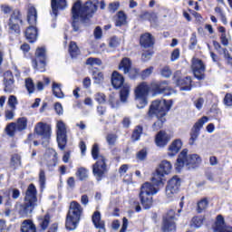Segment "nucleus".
<instances>
[{
    "label": "nucleus",
    "instance_id": "nucleus-1",
    "mask_svg": "<svg viewBox=\"0 0 232 232\" xmlns=\"http://www.w3.org/2000/svg\"><path fill=\"white\" fill-rule=\"evenodd\" d=\"M150 90L154 92V95H171L173 93V89L168 85V81L154 82L150 86L146 82H141L135 89L136 106L140 110L148 106Z\"/></svg>",
    "mask_w": 232,
    "mask_h": 232
},
{
    "label": "nucleus",
    "instance_id": "nucleus-2",
    "mask_svg": "<svg viewBox=\"0 0 232 232\" xmlns=\"http://www.w3.org/2000/svg\"><path fill=\"white\" fill-rule=\"evenodd\" d=\"M99 0L87 1L83 5L80 0L76 1L72 5V28L74 32L79 30L78 23H84L86 19H90L92 14L97 12Z\"/></svg>",
    "mask_w": 232,
    "mask_h": 232
},
{
    "label": "nucleus",
    "instance_id": "nucleus-3",
    "mask_svg": "<svg viewBox=\"0 0 232 232\" xmlns=\"http://www.w3.org/2000/svg\"><path fill=\"white\" fill-rule=\"evenodd\" d=\"M173 106V101L171 100H155L151 102L149 109V116L156 115L158 121L153 124L152 128L154 131H157L162 128V124L166 122V115Z\"/></svg>",
    "mask_w": 232,
    "mask_h": 232
},
{
    "label": "nucleus",
    "instance_id": "nucleus-4",
    "mask_svg": "<svg viewBox=\"0 0 232 232\" xmlns=\"http://www.w3.org/2000/svg\"><path fill=\"white\" fill-rule=\"evenodd\" d=\"M153 184L150 182H145L140 187V191L139 194L140 204L144 208V209H150L151 206H153V195H157L159 193V188H157V185L152 181Z\"/></svg>",
    "mask_w": 232,
    "mask_h": 232
},
{
    "label": "nucleus",
    "instance_id": "nucleus-5",
    "mask_svg": "<svg viewBox=\"0 0 232 232\" xmlns=\"http://www.w3.org/2000/svg\"><path fill=\"white\" fill-rule=\"evenodd\" d=\"M202 162V159L198 154H188V150H183L177 160L176 169L180 171L184 166H187L188 169H193Z\"/></svg>",
    "mask_w": 232,
    "mask_h": 232
},
{
    "label": "nucleus",
    "instance_id": "nucleus-6",
    "mask_svg": "<svg viewBox=\"0 0 232 232\" xmlns=\"http://www.w3.org/2000/svg\"><path fill=\"white\" fill-rule=\"evenodd\" d=\"M92 155L96 163L92 165V173L97 180H101L108 171L106 165V158L102 155H99V146L94 144L92 149Z\"/></svg>",
    "mask_w": 232,
    "mask_h": 232
},
{
    "label": "nucleus",
    "instance_id": "nucleus-7",
    "mask_svg": "<svg viewBox=\"0 0 232 232\" xmlns=\"http://www.w3.org/2000/svg\"><path fill=\"white\" fill-rule=\"evenodd\" d=\"M35 206H37V188H35V185L30 184L25 192L24 204L20 208V215L27 217L34 211Z\"/></svg>",
    "mask_w": 232,
    "mask_h": 232
},
{
    "label": "nucleus",
    "instance_id": "nucleus-8",
    "mask_svg": "<svg viewBox=\"0 0 232 232\" xmlns=\"http://www.w3.org/2000/svg\"><path fill=\"white\" fill-rule=\"evenodd\" d=\"M82 214V207L77 201L71 202L69 212L67 214L65 227L69 231H73L77 228V224L81 220V215Z\"/></svg>",
    "mask_w": 232,
    "mask_h": 232
},
{
    "label": "nucleus",
    "instance_id": "nucleus-9",
    "mask_svg": "<svg viewBox=\"0 0 232 232\" xmlns=\"http://www.w3.org/2000/svg\"><path fill=\"white\" fill-rule=\"evenodd\" d=\"M171 169H173L171 162L166 160H162L152 177V182L157 186H163L164 183L162 182V179H164L166 175H169V173H171Z\"/></svg>",
    "mask_w": 232,
    "mask_h": 232
},
{
    "label": "nucleus",
    "instance_id": "nucleus-10",
    "mask_svg": "<svg viewBox=\"0 0 232 232\" xmlns=\"http://www.w3.org/2000/svg\"><path fill=\"white\" fill-rule=\"evenodd\" d=\"M33 66L38 72H44L46 67V49L38 48L35 52V59L33 60Z\"/></svg>",
    "mask_w": 232,
    "mask_h": 232
},
{
    "label": "nucleus",
    "instance_id": "nucleus-11",
    "mask_svg": "<svg viewBox=\"0 0 232 232\" xmlns=\"http://www.w3.org/2000/svg\"><path fill=\"white\" fill-rule=\"evenodd\" d=\"M56 135L57 142L60 150H64L66 148V123L63 121H58L56 122Z\"/></svg>",
    "mask_w": 232,
    "mask_h": 232
},
{
    "label": "nucleus",
    "instance_id": "nucleus-12",
    "mask_svg": "<svg viewBox=\"0 0 232 232\" xmlns=\"http://www.w3.org/2000/svg\"><path fill=\"white\" fill-rule=\"evenodd\" d=\"M179 215L175 214V209H169L163 217V231H175L177 226L175 220H177Z\"/></svg>",
    "mask_w": 232,
    "mask_h": 232
},
{
    "label": "nucleus",
    "instance_id": "nucleus-13",
    "mask_svg": "<svg viewBox=\"0 0 232 232\" xmlns=\"http://www.w3.org/2000/svg\"><path fill=\"white\" fill-rule=\"evenodd\" d=\"M180 188V179L175 176L169 182L166 187L165 194L167 198H173Z\"/></svg>",
    "mask_w": 232,
    "mask_h": 232
},
{
    "label": "nucleus",
    "instance_id": "nucleus-14",
    "mask_svg": "<svg viewBox=\"0 0 232 232\" xmlns=\"http://www.w3.org/2000/svg\"><path fill=\"white\" fill-rule=\"evenodd\" d=\"M191 69L194 73V77L198 81L204 79V72H206V65L202 63V60L198 58L192 59Z\"/></svg>",
    "mask_w": 232,
    "mask_h": 232
},
{
    "label": "nucleus",
    "instance_id": "nucleus-15",
    "mask_svg": "<svg viewBox=\"0 0 232 232\" xmlns=\"http://www.w3.org/2000/svg\"><path fill=\"white\" fill-rule=\"evenodd\" d=\"M119 70H121L123 73H129L130 79H135V77L139 75V70L131 69V60L128 57L121 60L119 65Z\"/></svg>",
    "mask_w": 232,
    "mask_h": 232
},
{
    "label": "nucleus",
    "instance_id": "nucleus-16",
    "mask_svg": "<svg viewBox=\"0 0 232 232\" xmlns=\"http://www.w3.org/2000/svg\"><path fill=\"white\" fill-rule=\"evenodd\" d=\"M209 121V118L207 116H203L201 119H199L193 127V132L190 134L189 139V144L190 146H193L195 144V141L197 139H198V135H200V129L203 128V126Z\"/></svg>",
    "mask_w": 232,
    "mask_h": 232
},
{
    "label": "nucleus",
    "instance_id": "nucleus-17",
    "mask_svg": "<svg viewBox=\"0 0 232 232\" xmlns=\"http://www.w3.org/2000/svg\"><path fill=\"white\" fill-rule=\"evenodd\" d=\"M23 23L21 19V12L19 10H14L9 19V30L14 34H20L19 24Z\"/></svg>",
    "mask_w": 232,
    "mask_h": 232
},
{
    "label": "nucleus",
    "instance_id": "nucleus-18",
    "mask_svg": "<svg viewBox=\"0 0 232 232\" xmlns=\"http://www.w3.org/2000/svg\"><path fill=\"white\" fill-rule=\"evenodd\" d=\"M180 71H177L174 73V81L177 83V86H179L181 92H189L191 90V77H186L180 79Z\"/></svg>",
    "mask_w": 232,
    "mask_h": 232
},
{
    "label": "nucleus",
    "instance_id": "nucleus-19",
    "mask_svg": "<svg viewBox=\"0 0 232 232\" xmlns=\"http://www.w3.org/2000/svg\"><path fill=\"white\" fill-rule=\"evenodd\" d=\"M34 133L44 139H50L52 135V126L43 121L38 122L34 127Z\"/></svg>",
    "mask_w": 232,
    "mask_h": 232
},
{
    "label": "nucleus",
    "instance_id": "nucleus-20",
    "mask_svg": "<svg viewBox=\"0 0 232 232\" xmlns=\"http://www.w3.org/2000/svg\"><path fill=\"white\" fill-rule=\"evenodd\" d=\"M45 164L52 171L57 166V152L53 149H48L44 155Z\"/></svg>",
    "mask_w": 232,
    "mask_h": 232
},
{
    "label": "nucleus",
    "instance_id": "nucleus-21",
    "mask_svg": "<svg viewBox=\"0 0 232 232\" xmlns=\"http://www.w3.org/2000/svg\"><path fill=\"white\" fill-rule=\"evenodd\" d=\"M214 232H232V227L226 226L224 217L218 215L213 227Z\"/></svg>",
    "mask_w": 232,
    "mask_h": 232
},
{
    "label": "nucleus",
    "instance_id": "nucleus-22",
    "mask_svg": "<svg viewBox=\"0 0 232 232\" xmlns=\"http://www.w3.org/2000/svg\"><path fill=\"white\" fill-rule=\"evenodd\" d=\"M4 92L6 93H12L14 92V75L10 71L4 73Z\"/></svg>",
    "mask_w": 232,
    "mask_h": 232
},
{
    "label": "nucleus",
    "instance_id": "nucleus-23",
    "mask_svg": "<svg viewBox=\"0 0 232 232\" xmlns=\"http://www.w3.org/2000/svg\"><path fill=\"white\" fill-rule=\"evenodd\" d=\"M169 142V135L166 133L164 130H160L158 132L155 138V143L158 148H165V146H168V143Z\"/></svg>",
    "mask_w": 232,
    "mask_h": 232
},
{
    "label": "nucleus",
    "instance_id": "nucleus-24",
    "mask_svg": "<svg viewBox=\"0 0 232 232\" xmlns=\"http://www.w3.org/2000/svg\"><path fill=\"white\" fill-rule=\"evenodd\" d=\"M140 44L142 48H151L155 44V38L151 34L145 33L140 38Z\"/></svg>",
    "mask_w": 232,
    "mask_h": 232
},
{
    "label": "nucleus",
    "instance_id": "nucleus-25",
    "mask_svg": "<svg viewBox=\"0 0 232 232\" xmlns=\"http://www.w3.org/2000/svg\"><path fill=\"white\" fill-rule=\"evenodd\" d=\"M180 150H182V140L179 139L175 140L169 146L167 155L169 157H175Z\"/></svg>",
    "mask_w": 232,
    "mask_h": 232
},
{
    "label": "nucleus",
    "instance_id": "nucleus-26",
    "mask_svg": "<svg viewBox=\"0 0 232 232\" xmlns=\"http://www.w3.org/2000/svg\"><path fill=\"white\" fill-rule=\"evenodd\" d=\"M92 223L96 229H98V232H106V227L104 225V221L101 219V212L96 211L92 215Z\"/></svg>",
    "mask_w": 232,
    "mask_h": 232
},
{
    "label": "nucleus",
    "instance_id": "nucleus-27",
    "mask_svg": "<svg viewBox=\"0 0 232 232\" xmlns=\"http://www.w3.org/2000/svg\"><path fill=\"white\" fill-rule=\"evenodd\" d=\"M52 14L54 17H57V10H64L66 8V0H51Z\"/></svg>",
    "mask_w": 232,
    "mask_h": 232
},
{
    "label": "nucleus",
    "instance_id": "nucleus-28",
    "mask_svg": "<svg viewBox=\"0 0 232 232\" xmlns=\"http://www.w3.org/2000/svg\"><path fill=\"white\" fill-rule=\"evenodd\" d=\"M111 84L113 88L119 90L124 84V77L118 72H113L111 76Z\"/></svg>",
    "mask_w": 232,
    "mask_h": 232
},
{
    "label": "nucleus",
    "instance_id": "nucleus-29",
    "mask_svg": "<svg viewBox=\"0 0 232 232\" xmlns=\"http://www.w3.org/2000/svg\"><path fill=\"white\" fill-rule=\"evenodd\" d=\"M25 37L29 43H35L37 41V28L34 25L28 27L25 31Z\"/></svg>",
    "mask_w": 232,
    "mask_h": 232
},
{
    "label": "nucleus",
    "instance_id": "nucleus-30",
    "mask_svg": "<svg viewBox=\"0 0 232 232\" xmlns=\"http://www.w3.org/2000/svg\"><path fill=\"white\" fill-rule=\"evenodd\" d=\"M27 21L29 24L34 25L37 23V9L35 7L31 6L27 11Z\"/></svg>",
    "mask_w": 232,
    "mask_h": 232
},
{
    "label": "nucleus",
    "instance_id": "nucleus-31",
    "mask_svg": "<svg viewBox=\"0 0 232 232\" xmlns=\"http://www.w3.org/2000/svg\"><path fill=\"white\" fill-rule=\"evenodd\" d=\"M94 84H102L104 82V73L99 69H94L92 72Z\"/></svg>",
    "mask_w": 232,
    "mask_h": 232
},
{
    "label": "nucleus",
    "instance_id": "nucleus-32",
    "mask_svg": "<svg viewBox=\"0 0 232 232\" xmlns=\"http://www.w3.org/2000/svg\"><path fill=\"white\" fill-rule=\"evenodd\" d=\"M63 85L61 83H57L55 82H53V93L57 99H64V92L61 89Z\"/></svg>",
    "mask_w": 232,
    "mask_h": 232
},
{
    "label": "nucleus",
    "instance_id": "nucleus-33",
    "mask_svg": "<svg viewBox=\"0 0 232 232\" xmlns=\"http://www.w3.org/2000/svg\"><path fill=\"white\" fill-rule=\"evenodd\" d=\"M22 232H35V225L32 220H24L22 224Z\"/></svg>",
    "mask_w": 232,
    "mask_h": 232
},
{
    "label": "nucleus",
    "instance_id": "nucleus-34",
    "mask_svg": "<svg viewBox=\"0 0 232 232\" xmlns=\"http://www.w3.org/2000/svg\"><path fill=\"white\" fill-rule=\"evenodd\" d=\"M17 131H24L28 126V119L22 117L17 120L15 123Z\"/></svg>",
    "mask_w": 232,
    "mask_h": 232
},
{
    "label": "nucleus",
    "instance_id": "nucleus-35",
    "mask_svg": "<svg viewBox=\"0 0 232 232\" xmlns=\"http://www.w3.org/2000/svg\"><path fill=\"white\" fill-rule=\"evenodd\" d=\"M120 97L121 102H126L128 101V97H130V85L124 84L121 90Z\"/></svg>",
    "mask_w": 232,
    "mask_h": 232
},
{
    "label": "nucleus",
    "instance_id": "nucleus-36",
    "mask_svg": "<svg viewBox=\"0 0 232 232\" xmlns=\"http://www.w3.org/2000/svg\"><path fill=\"white\" fill-rule=\"evenodd\" d=\"M69 53L72 57V59H75L79 53H81V51H79V47L77 46V44L75 42H71L69 45Z\"/></svg>",
    "mask_w": 232,
    "mask_h": 232
},
{
    "label": "nucleus",
    "instance_id": "nucleus-37",
    "mask_svg": "<svg viewBox=\"0 0 232 232\" xmlns=\"http://www.w3.org/2000/svg\"><path fill=\"white\" fill-rule=\"evenodd\" d=\"M10 166H11V168H14V169H17V168H20V166H21V156L19 154H14L11 157Z\"/></svg>",
    "mask_w": 232,
    "mask_h": 232
},
{
    "label": "nucleus",
    "instance_id": "nucleus-38",
    "mask_svg": "<svg viewBox=\"0 0 232 232\" xmlns=\"http://www.w3.org/2000/svg\"><path fill=\"white\" fill-rule=\"evenodd\" d=\"M38 182L41 189H44L46 188V172L41 169L38 175Z\"/></svg>",
    "mask_w": 232,
    "mask_h": 232
},
{
    "label": "nucleus",
    "instance_id": "nucleus-39",
    "mask_svg": "<svg viewBox=\"0 0 232 232\" xmlns=\"http://www.w3.org/2000/svg\"><path fill=\"white\" fill-rule=\"evenodd\" d=\"M203 224H204V218L199 217H194L190 222L191 227H194L195 229H198V227H202Z\"/></svg>",
    "mask_w": 232,
    "mask_h": 232
},
{
    "label": "nucleus",
    "instance_id": "nucleus-40",
    "mask_svg": "<svg viewBox=\"0 0 232 232\" xmlns=\"http://www.w3.org/2000/svg\"><path fill=\"white\" fill-rule=\"evenodd\" d=\"M40 227L44 231L50 224V215H45L44 218L38 219Z\"/></svg>",
    "mask_w": 232,
    "mask_h": 232
},
{
    "label": "nucleus",
    "instance_id": "nucleus-41",
    "mask_svg": "<svg viewBox=\"0 0 232 232\" xmlns=\"http://www.w3.org/2000/svg\"><path fill=\"white\" fill-rule=\"evenodd\" d=\"M76 177L79 179V180H86V178L88 177V169L81 167L76 171Z\"/></svg>",
    "mask_w": 232,
    "mask_h": 232
},
{
    "label": "nucleus",
    "instance_id": "nucleus-42",
    "mask_svg": "<svg viewBox=\"0 0 232 232\" xmlns=\"http://www.w3.org/2000/svg\"><path fill=\"white\" fill-rule=\"evenodd\" d=\"M122 24H126V14L120 11L117 14L116 26H122Z\"/></svg>",
    "mask_w": 232,
    "mask_h": 232
},
{
    "label": "nucleus",
    "instance_id": "nucleus-43",
    "mask_svg": "<svg viewBox=\"0 0 232 232\" xmlns=\"http://www.w3.org/2000/svg\"><path fill=\"white\" fill-rule=\"evenodd\" d=\"M5 131L7 135H9V137H14V135H15V132L17 131V126L14 122H12L7 125V127L5 128Z\"/></svg>",
    "mask_w": 232,
    "mask_h": 232
},
{
    "label": "nucleus",
    "instance_id": "nucleus-44",
    "mask_svg": "<svg viewBox=\"0 0 232 232\" xmlns=\"http://www.w3.org/2000/svg\"><path fill=\"white\" fill-rule=\"evenodd\" d=\"M209 202L208 201V199L203 198L201 199L198 203V213H202V211H204L205 209H208V206Z\"/></svg>",
    "mask_w": 232,
    "mask_h": 232
},
{
    "label": "nucleus",
    "instance_id": "nucleus-45",
    "mask_svg": "<svg viewBox=\"0 0 232 232\" xmlns=\"http://www.w3.org/2000/svg\"><path fill=\"white\" fill-rule=\"evenodd\" d=\"M86 64L88 66H101V64H102V61L99 58L90 57L87 59Z\"/></svg>",
    "mask_w": 232,
    "mask_h": 232
},
{
    "label": "nucleus",
    "instance_id": "nucleus-46",
    "mask_svg": "<svg viewBox=\"0 0 232 232\" xmlns=\"http://www.w3.org/2000/svg\"><path fill=\"white\" fill-rule=\"evenodd\" d=\"M140 135H142V127L137 126L132 133V140H140Z\"/></svg>",
    "mask_w": 232,
    "mask_h": 232
},
{
    "label": "nucleus",
    "instance_id": "nucleus-47",
    "mask_svg": "<svg viewBox=\"0 0 232 232\" xmlns=\"http://www.w3.org/2000/svg\"><path fill=\"white\" fill-rule=\"evenodd\" d=\"M25 87L29 93H34V90H35V86L34 85V81H32V79L27 78L25 80Z\"/></svg>",
    "mask_w": 232,
    "mask_h": 232
},
{
    "label": "nucleus",
    "instance_id": "nucleus-48",
    "mask_svg": "<svg viewBox=\"0 0 232 232\" xmlns=\"http://www.w3.org/2000/svg\"><path fill=\"white\" fill-rule=\"evenodd\" d=\"M94 99L99 104H104L106 102V95L102 92H98L94 95Z\"/></svg>",
    "mask_w": 232,
    "mask_h": 232
},
{
    "label": "nucleus",
    "instance_id": "nucleus-49",
    "mask_svg": "<svg viewBox=\"0 0 232 232\" xmlns=\"http://www.w3.org/2000/svg\"><path fill=\"white\" fill-rule=\"evenodd\" d=\"M223 103L227 108H231V106H232V94L231 93H227L225 95V98L223 100Z\"/></svg>",
    "mask_w": 232,
    "mask_h": 232
},
{
    "label": "nucleus",
    "instance_id": "nucleus-50",
    "mask_svg": "<svg viewBox=\"0 0 232 232\" xmlns=\"http://www.w3.org/2000/svg\"><path fill=\"white\" fill-rule=\"evenodd\" d=\"M106 140H107L109 146H115V142H117V135L109 134L106 137Z\"/></svg>",
    "mask_w": 232,
    "mask_h": 232
},
{
    "label": "nucleus",
    "instance_id": "nucleus-51",
    "mask_svg": "<svg viewBox=\"0 0 232 232\" xmlns=\"http://www.w3.org/2000/svg\"><path fill=\"white\" fill-rule=\"evenodd\" d=\"M109 104L111 106V108H117L119 106V101L116 100L115 94H111L109 96Z\"/></svg>",
    "mask_w": 232,
    "mask_h": 232
},
{
    "label": "nucleus",
    "instance_id": "nucleus-52",
    "mask_svg": "<svg viewBox=\"0 0 232 232\" xmlns=\"http://www.w3.org/2000/svg\"><path fill=\"white\" fill-rule=\"evenodd\" d=\"M119 44H121V39H119L116 36L111 38V41L109 43V46L111 48H117V46H119Z\"/></svg>",
    "mask_w": 232,
    "mask_h": 232
},
{
    "label": "nucleus",
    "instance_id": "nucleus-53",
    "mask_svg": "<svg viewBox=\"0 0 232 232\" xmlns=\"http://www.w3.org/2000/svg\"><path fill=\"white\" fill-rule=\"evenodd\" d=\"M216 14L220 16L222 22L226 24L227 23V20L226 19V14H224V11L220 7H216L215 8Z\"/></svg>",
    "mask_w": 232,
    "mask_h": 232
},
{
    "label": "nucleus",
    "instance_id": "nucleus-54",
    "mask_svg": "<svg viewBox=\"0 0 232 232\" xmlns=\"http://www.w3.org/2000/svg\"><path fill=\"white\" fill-rule=\"evenodd\" d=\"M152 56H153V53L151 51H145L141 54V61L143 63H147V61H150V59H151Z\"/></svg>",
    "mask_w": 232,
    "mask_h": 232
},
{
    "label": "nucleus",
    "instance_id": "nucleus-55",
    "mask_svg": "<svg viewBox=\"0 0 232 232\" xmlns=\"http://www.w3.org/2000/svg\"><path fill=\"white\" fill-rule=\"evenodd\" d=\"M162 77H165V78H169L171 77V69H169V67L168 66H165L161 69V72H160Z\"/></svg>",
    "mask_w": 232,
    "mask_h": 232
},
{
    "label": "nucleus",
    "instance_id": "nucleus-56",
    "mask_svg": "<svg viewBox=\"0 0 232 232\" xmlns=\"http://www.w3.org/2000/svg\"><path fill=\"white\" fill-rule=\"evenodd\" d=\"M8 105L14 110L15 106H17V97L11 95L8 99Z\"/></svg>",
    "mask_w": 232,
    "mask_h": 232
},
{
    "label": "nucleus",
    "instance_id": "nucleus-57",
    "mask_svg": "<svg viewBox=\"0 0 232 232\" xmlns=\"http://www.w3.org/2000/svg\"><path fill=\"white\" fill-rule=\"evenodd\" d=\"M179 57L180 50L174 49L173 52L171 53L170 61H172V63H175V61L179 60Z\"/></svg>",
    "mask_w": 232,
    "mask_h": 232
},
{
    "label": "nucleus",
    "instance_id": "nucleus-58",
    "mask_svg": "<svg viewBox=\"0 0 232 232\" xmlns=\"http://www.w3.org/2000/svg\"><path fill=\"white\" fill-rule=\"evenodd\" d=\"M151 73H153V67H149L141 72V77L146 79L147 77H150Z\"/></svg>",
    "mask_w": 232,
    "mask_h": 232
},
{
    "label": "nucleus",
    "instance_id": "nucleus-59",
    "mask_svg": "<svg viewBox=\"0 0 232 232\" xmlns=\"http://www.w3.org/2000/svg\"><path fill=\"white\" fill-rule=\"evenodd\" d=\"M119 6H121L119 2L111 3L109 5V10L110 12H117L119 10Z\"/></svg>",
    "mask_w": 232,
    "mask_h": 232
},
{
    "label": "nucleus",
    "instance_id": "nucleus-60",
    "mask_svg": "<svg viewBox=\"0 0 232 232\" xmlns=\"http://www.w3.org/2000/svg\"><path fill=\"white\" fill-rule=\"evenodd\" d=\"M94 37L95 39H101L102 37V29H101V27H96L94 29Z\"/></svg>",
    "mask_w": 232,
    "mask_h": 232
},
{
    "label": "nucleus",
    "instance_id": "nucleus-61",
    "mask_svg": "<svg viewBox=\"0 0 232 232\" xmlns=\"http://www.w3.org/2000/svg\"><path fill=\"white\" fill-rule=\"evenodd\" d=\"M54 110L57 113V115H63V105L59 102L54 104Z\"/></svg>",
    "mask_w": 232,
    "mask_h": 232
},
{
    "label": "nucleus",
    "instance_id": "nucleus-62",
    "mask_svg": "<svg viewBox=\"0 0 232 232\" xmlns=\"http://www.w3.org/2000/svg\"><path fill=\"white\" fill-rule=\"evenodd\" d=\"M195 106L197 110H202V106H204V100L202 98L196 100Z\"/></svg>",
    "mask_w": 232,
    "mask_h": 232
},
{
    "label": "nucleus",
    "instance_id": "nucleus-63",
    "mask_svg": "<svg viewBox=\"0 0 232 232\" xmlns=\"http://www.w3.org/2000/svg\"><path fill=\"white\" fill-rule=\"evenodd\" d=\"M148 155V152L146 151V149H143L141 150L138 155H137V158L140 160H144L145 157Z\"/></svg>",
    "mask_w": 232,
    "mask_h": 232
},
{
    "label": "nucleus",
    "instance_id": "nucleus-64",
    "mask_svg": "<svg viewBox=\"0 0 232 232\" xmlns=\"http://www.w3.org/2000/svg\"><path fill=\"white\" fill-rule=\"evenodd\" d=\"M127 171H128V165L124 164L120 167L119 173L121 177L126 175Z\"/></svg>",
    "mask_w": 232,
    "mask_h": 232
}]
</instances>
